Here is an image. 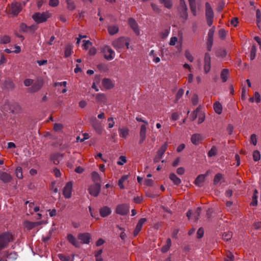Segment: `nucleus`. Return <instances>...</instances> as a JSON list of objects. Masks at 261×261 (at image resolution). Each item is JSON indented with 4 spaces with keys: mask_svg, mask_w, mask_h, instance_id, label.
<instances>
[{
    "mask_svg": "<svg viewBox=\"0 0 261 261\" xmlns=\"http://www.w3.org/2000/svg\"><path fill=\"white\" fill-rule=\"evenodd\" d=\"M13 240L11 233L5 232L0 234V249L2 250L7 247L9 243Z\"/></svg>",
    "mask_w": 261,
    "mask_h": 261,
    "instance_id": "obj_1",
    "label": "nucleus"
},
{
    "mask_svg": "<svg viewBox=\"0 0 261 261\" xmlns=\"http://www.w3.org/2000/svg\"><path fill=\"white\" fill-rule=\"evenodd\" d=\"M50 16L51 14L48 12H36L33 15L32 18L37 23H41L46 21Z\"/></svg>",
    "mask_w": 261,
    "mask_h": 261,
    "instance_id": "obj_2",
    "label": "nucleus"
},
{
    "mask_svg": "<svg viewBox=\"0 0 261 261\" xmlns=\"http://www.w3.org/2000/svg\"><path fill=\"white\" fill-rule=\"evenodd\" d=\"M113 47L117 50L122 49L124 46L128 48L129 42L123 37H120L112 42Z\"/></svg>",
    "mask_w": 261,
    "mask_h": 261,
    "instance_id": "obj_3",
    "label": "nucleus"
},
{
    "mask_svg": "<svg viewBox=\"0 0 261 261\" xmlns=\"http://www.w3.org/2000/svg\"><path fill=\"white\" fill-rule=\"evenodd\" d=\"M21 4L17 2H13L10 5V13L14 16H16L22 10Z\"/></svg>",
    "mask_w": 261,
    "mask_h": 261,
    "instance_id": "obj_4",
    "label": "nucleus"
},
{
    "mask_svg": "<svg viewBox=\"0 0 261 261\" xmlns=\"http://www.w3.org/2000/svg\"><path fill=\"white\" fill-rule=\"evenodd\" d=\"M100 190H101L100 184V183H95L94 184L91 185L89 187L88 191L91 195H92L94 197H97L99 195Z\"/></svg>",
    "mask_w": 261,
    "mask_h": 261,
    "instance_id": "obj_5",
    "label": "nucleus"
},
{
    "mask_svg": "<svg viewBox=\"0 0 261 261\" xmlns=\"http://www.w3.org/2000/svg\"><path fill=\"white\" fill-rule=\"evenodd\" d=\"M102 52L104 54L105 58L107 60H112L115 57L114 51L109 46H105L102 48Z\"/></svg>",
    "mask_w": 261,
    "mask_h": 261,
    "instance_id": "obj_6",
    "label": "nucleus"
},
{
    "mask_svg": "<svg viewBox=\"0 0 261 261\" xmlns=\"http://www.w3.org/2000/svg\"><path fill=\"white\" fill-rule=\"evenodd\" d=\"M129 205L126 204H121L117 206L116 213L120 215H125L129 212Z\"/></svg>",
    "mask_w": 261,
    "mask_h": 261,
    "instance_id": "obj_7",
    "label": "nucleus"
},
{
    "mask_svg": "<svg viewBox=\"0 0 261 261\" xmlns=\"http://www.w3.org/2000/svg\"><path fill=\"white\" fill-rule=\"evenodd\" d=\"M72 183L68 182L63 189V194L66 198H69L71 196Z\"/></svg>",
    "mask_w": 261,
    "mask_h": 261,
    "instance_id": "obj_8",
    "label": "nucleus"
},
{
    "mask_svg": "<svg viewBox=\"0 0 261 261\" xmlns=\"http://www.w3.org/2000/svg\"><path fill=\"white\" fill-rule=\"evenodd\" d=\"M167 148V144H164L162 145L157 152V154L154 159V162L157 163L162 158L165 152L166 151Z\"/></svg>",
    "mask_w": 261,
    "mask_h": 261,
    "instance_id": "obj_9",
    "label": "nucleus"
},
{
    "mask_svg": "<svg viewBox=\"0 0 261 261\" xmlns=\"http://www.w3.org/2000/svg\"><path fill=\"white\" fill-rule=\"evenodd\" d=\"M204 62V72L207 73L210 71L211 68V56L208 53L205 54Z\"/></svg>",
    "mask_w": 261,
    "mask_h": 261,
    "instance_id": "obj_10",
    "label": "nucleus"
},
{
    "mask_svg": "<svg viewBox=\"0 0 261 261\" xmlns=\"http://www.w3.org/2000/svg\"><path fill=\"white\" fill-rule=\"evenodd\" d=\"M78 239L81 240L82 243L88 244L90 242L91 237L89 233H80L78 235Z\"/></svg>",
    "mask_w": 261,
    "mask_h": 261,
    "instance_id": "obj_11",
    "label": "nucleus"
},
{
    "mask_svg": "<svg viewBox=\"0 0 261 261\" xmlns=\"http://www.w3.org/2000/svg\"><path fill=\"white\" fill-rule=\"evenodd\" d=\"M12 176L9 173L0 171V180L5 184L10 182L12 180Z\"/></svg>",
    "mask_w": 261,
    "mask_h": 261,
    "instance_id": "obj_12",
    "label": "nucleus"
},
{
    "mask_svg": "<svg viewBox=\"0 0 261 261\" xmlns=\"http://www.w3.org/2000/svg\"><path fill=\"white\" fill-rule=\"evenodd\" d=\"M128 22L130 27L134 31V33L137 35H139L140 31L138 29V24L136 22V20L133 18H129L128 19Z\"/></svg>",
    "mask_w": 261,
    "mask_h": 261,
    "instance_id": "obj_13",
    "label": "nucleus"
},
{
    "mask_svg": "<svg viewBox=\"0 0 261 261\" xmlns=\"http://www.w3.org/2000/svg\"><path fill=\"white\" fill-rule=\"evenodd\" d=\"M42 86L43 82L41 81H37L29 88V91L31 93L36 92L39 91L42 88Z\"/></svg>",
    "mask_w": 261,
    "mask_h": 261,
    "instance_id": "obj_14",
    "label": "nucleus"
},
{
    "mask_svg": "<svg viewBox=\"0 0 261 261\" xmlns=\"http://www.w3.org/2000/svg\"><path fill=\"white\" fill-rule=\"evenodd\" d=\"M42 224L41 222H31L26 220L24 222V226L27 228L28 230H31L34 227L38 226Z\"/></svg>",
    "mask_w": 261,
    "mask_h": 261,
    "instance_id": "obj_15",
    "label": "nucleus"
},
{
    "mask_svg": "<svg viewBox=\"0 0 261 261\" xmlns=\"http://www.w3.org/2000/svg\"><path fill=\"white\" fill-rule=\"evenodd\" d=\"M68 242L76 248H80L81 244L77 239L72 234H69L67 237Z\"/></svg>",
    "mask_w": 261,
    "mask_h": 261,
    "instance_id": "obj_16",
    "label": "nucleus"
},
{
    "mask_svg": "<svg viewBox=\"0 0 261 261\" xmlns=\"http://www.w3.org/2000/svg\"><path fill=\"white\" fill-rule=\"evenodd\" d=\"M203 137L200 134H194L191 136V142L194 145H198L202 140Z\"/></svg>",
    "mask_w": 261,
    "mask_h": 261,
    "instance_id": "obj_17",
    "label": "nucleus"
},
{
    "mask_svg": "<svg viewBox=\"0 0 261 261\" xmlns=\"http://www.w3.org/2000/svg\"><path fill=\"white\" fill-rule=\"evenodd\" d=\"M205 16L206 18H214V14L212 8L210 3H205Z\"/></svg>",
    "mask_w": 261,
    "mask_h": 261,
    "instance_id": "obj_18",
    "label": "nucleus"
},
{
    "mask_svg": "<svg viewBox=\"0 0 261 261\" xmlns=\"http://www.w3.org/2000/svg\"><path fill=\"white\" fill-rule=\"evenodd\" d=\"M111 213V208L107 206H105L99 210L100 215L103 218L108 216Z\"/></svg>",
    "mask_w": 261,
    "mask_h": 261,
    "instance_id": "obj_19",
    "label": "nucleus"
},
{
    "mask_svg": "<svg viewBox=\"0 0 261 261\" xmlns=\"http://www.w3.org/2000/svg\"><path fill=\"white\" fill-rule=\"evenodd\" d=\"M146 218H141L138 222L134 231V236L136 237L142 229L143 224L146 221Z\"/></svg>",
    "mask_w": 261,
    "mask_h": 261,
    "instance_id": "obj_20",
    "label": "nucleus"
},
{
    "mask_svg": "<svg viewBox=\"0 0 261 261\" xmlns=\"http://www.w3.org/2000/svg\"><path fill=\"white\" fill-rule=\"evenodd\" d=\"M146 127L145 124H143L141 126L140 136V139L139 140V144H142L144 140L146 139Z\"/></svg>",
    "mask_w": 261,
    "mask_h": 261,
    "instance_id": "obj_21",
    "label": "nucleus"
},
{
    "mask_svg": "<svg viewBox=\"0 0 261 261\" xmlns=\"http://www.w3.org/2000/svg\"><path fill=\"white\" fill-rule=\"evenodd\" d=\"M102 84L103 86L108 89H110L113 87L111 80L109 79L105 78L102 80Z\"/></svg>",
    "mask_w": 261,
    "mask_h": 261,
    "instance_id": "obj_22",
    "label": "nucleus"
},
{
    "mask_svg": "<svg viewBox=\"0 0 261 261\" xmlns=\"http://www.w3.org/2000/svg\"><path fill=\"white\" fill-rule=\"evenodd\" d=\"M108 31L111 35H114L119 31V28L116 25H111L108 26Z\"/></svg>",
    "mask_w": 261,
    "mask_h": 261,
    "instance_id": "obj_23",
    "label": "nucleus"
},
{
    "mask_svg": "<svg viewBox=\"0 0 261 261\" xmlns=\"http://www.w3.org/2000/svg\"><path fill=\"white\" fill-rule=\"evenodd\" d=\"M180 17L185 20L188 18V8H178Z\"/></svg>",
    "mask_w": 261,
    "mask_h": 261,
    "instance_id": "obj_24",
    "label": "nucleus"
},
{
    "mask_svg": "<svg viewBox=\"0 0 261 261\" xmlns=\"http://www.w3.org/2000/svg\"><path fill=\"white\" fill-rule=\"evenodd\" d=\"M229 70L228 69H223L221 72L220 76L223 82L225 83L227 81L229 75Z\"/></svg>",
    "mask_w": 261,
    "mask_h": 261,
    "instance_id": "obj_25",
    "label": "nucleus"
},
{
    "mask_svg": "<svg viewBox=\"0 0 261 261\" xmlns=\"http://www.w3.org/2000/svg\"><path fill=\"white\" fill-rule=\"evenodd\" d=\"M171 246V240L170 238H168L166 240V244L161 248L163 253L167 252Z\"/></svg>",
    "mask_w": 261,
    "mask_h": 261,
    "instance_id": "obj_26",
    "label": "nucleus"
},
{
    "mask_svg": "<svg viewBox=\"0 0 261 261\" xmlns=\"http://www.w3.org/2000/svg\"><path fill=\"white\" fill-rule=\"evenodd\" d=\"M189 2V5L190 7L191 11L193 14L194 16L197 15L196 12V4L195 2V0H188Z\"/></svg>",
    "mask_w": 261,
    "mask_h": 261,
    "instance_id": "obj_27",
    "label": "nucleus"
},
{
    "mask_svg": "<svg viewBox=\"0 0 261 261\" xmlns=\"http://www.w3.org/2000/svg\"><path fill=\"white\" fill-rule=\"evenodd\" d=\"M205 178V175L204 174H200L198 175L195 180V185L199 187H201V185L204 182Z\"/></svg>",
    "mask_w": 261,
    "mask_h": 261,
    "instance_id": "obj_28",
    "label": "nucleus"
},
{
    "mask_svg": "<svg viewBox=\"0 0 261 261\" xmlns=\"http://www.w3.org/2000/svg\"><path fill=\"white\" fill-rule=\"evenodd\" d=\"M214 109L216 113L221 114L222 111V105L218 101L215 102L214 104Z\"/></svg>",
    "mask_w": 261,
    "mask_h": 261,
    "instance_id": "obj_29",
    "label": "nucleus"
},
{
    "mask_svg": "<svg viewBox=\"0 0 261 261\" xmlns=\"http://www.w3.org/2000/svg\"><path fill=\"white\" fill-rule=\"evenodd\" d=\"M171 180L176 185H179L181 183V180L174 173H171L169 176Z\"/></svg>",
    "mask_w": 261,
    "mask_h": 261,
    "instance_id": "obj_30",
    "label": "nucleus"
},
{
    "mask_svg": "<svg viewBox=\"0 0 261 261\" xmlns=\"http://www.w3.org/2000/svg\"><path fill=\"white\" fill-rule=\"evenodd\" d=\"M62 155L60 153H57L51 155V160L54 162L55 164L59 163V158H62Z\"/></svg>",
    "mask_w": 261,
    "mask_h": 261,
    "instance_id": "obj_31",
    "label": "nucleus"
},
{
    "mask_svg": "<svg viewBox=\"0 0 261 261\" xmlns=\"http://www.w3.org/2000/svg\"><path fill=\"white\" fill-rule=\"evenodd\" d=\"M72 53V48L70 45H66L65 48L64 56L65 58L69 57Z\"/></svg>",
    "mask_w": 261,
    "mask_h": 261,
    "instance_id": "obj_32",
    "label": "nucleus"
},
{
    "mask_svg": "<svg viewBox=\"0 0 261 261\" xmlns=\"http://www.w3.org/2000/svg\"><path fill=\"white\" fill-rule=\"evenodd\" d=\"M91 178L93 180L95 183H98V181H100L101 180V178L99 174L96 172L93 171L91 173Z\"/></svg>",
    "mask_w": 261,
    "mask_h": 261,
    "instance_id": "obj_33",
    "label": "nucleus"
},
{
    "mask_svg": "<svg viewBox=\"0 0 261 261\" xmlns=\"http://www.w3.org/2000/svg\"><path fill=\"white\" fill-rule=\"evenodd\" d=\"M11 41V38L8 35L2 36L0 37V43L6 44L9 43Z\"/></svg>",
    "mask_w": 261,
    "mask_h": 261,
    "instance_id": "obj_34",
    "label": "nucleus"
},
{
    "mask_svg": "<svg viewBox=\"0 0 261 261\" xmlns=\"http://www.w3.org/2000/svg\"><path fill=\"white\" fill-rule=\"evenodd\" d=\"M128 178V175H125L121 177V178L118 181V186H119L120 188L123 189L124 188V187L123 186V182L126 180Z\"/></svg>",
    "mask_w": 261,
    "mask_h": 261,
    "instance_id": "obj_35",
    "label": "nucleus"
},
{
    "mask_svg": "<svg viewBox=\"0 0 261 261\" xmlns=\"http://www.w3.org/2000/svg\"><path fill=\"white\" fill-rule=\"evenodd\" d=\"M257 190L255 189L254 191V193L252 196V200L250 203V205L252 206H256L257 204Z\"/></svg>",
    "mask_w": 261,
    "mask_h": 261,
    "instance_id": "obj_36",
    "label": "nucleus"
},
{
    "mask_svg": "<svg viewBox=\"0 0 261 261\" xmlns=\"http://www.w3.org/2000/svg\"><path fill=\"white\" fill-rule=\"evenodd\" d=\"M96 99L97 101L101 102H105L106 100V97L103 93H98L96 95Z\"/></svg>",
    "mask_w": 261,
    "mask_h": 261,
    "instance_id": "obj_37",
    "label": "nucleus"
},
{
    "mask_svg": "<svg viewBox=\"0 0 261 261\" xmlns=\"http://www.w3.org/2000/svg\"><path fill=\"white\" fill-rule=\"evenodd\" d=\"M67 8L70 10H73L75 9V5L72 0H66Z\"/></svg>",
    "mask_w": 261,
    "mask_h": 261,
    "instance_id": "obj_38",
    "label": "nucleus"
},
{
    "mask_svg": "<svg viewBox=\"0 0 261 261\" xmlns=\"http://www.w3.org/2000/svg\"><path fill=\"white\" fill-rule=\"evenodd\" d=\"M217 153V148L215 146H213L208 152L207 155L209 157H212L216 155Z\"/></svg>",
    "mask_w": 261,
    "mask_h": 261,
    "instance_id": "obj_39",
    "label": "nucleus"
},
{
    "mask_svg": "<svg viewBox=\"0 0 261 261\" xmlns=\"http://www.w3.org/2000/svg\"><path fill=\"white\" fill-rule=\"evenodd\" d=\"M120 137L125 138L128 134V130L126 128L119 129Z\"/></svg>",
    "mask_w": 261,
    "mask_h": 261,
    "instance_id": "obj_40",
    "label": "nucleus"
},
{
    "mask_svg": "<svg viewBox=\"0 0 261 261\" xmlns=\"http://www.w3.org/2000/svg\"><path fill=\"white\" fill-rule=\"evenodd\" d=\"M256 47L255 45H252L250 51V59L253 60L256 56Z\"/></svg>",
    "mask_w": 261,
    "mask_h": 261,
    "instance_id": "obj_41",
    "label": "nucleus"
},
{
    "mask_svg": "<svg viewBox=\"0 0 261 261\" xmlns=\"http://www.w3.org/2000/svg\"><path fill=\"white\" fill-rule=\"evenodd\" d=\"M160 1L167 8L170 9L172 6L171 0H160Z\"/></svg>",
    "mask_w": 261,
    "mask_h": 261,
    "instance_id": "obj_42",
    "label": "nucleus"
},
{
    "mask_svg": "<svg viewBox=\"0 0 261 261\" xmlns=\"http://www.w3.org/2000/svg\"><path fill=\"white\" fill-rule=\"evenodd\" d=\"M222 178V175L221 173H217L214 178V184L217 185Z\"/></svg>",
    "mask_w": 261,
    "mask_h": 261,
    "instance_id": "obj_43",
    "label": "nucleus"
},
{
    "mask_svg": "<svg viewBox=\"0 0 261 261\" xmlns=\"http://www.w3.org/2000/svg\"><path fill=\"white\" fill-rule=\"evenodd\" d=\"M200 108H197L196 110L194 111L190 115V119L191 121H194L197 117L198 112L199 111Z\"/></svg>",
    "mask_w": 261,
    "mask_h": 261,
    "instance_id": "obj_44",
    "label": "nucleus"
},
{
    "mask_svg": "<svg viewBox=\"0 0 261 261\" xmlns=\"http://www.w3.org/2000/svg\"><path fill=\"white\" fill-rule=\"evenodd\" d=\"M15 173L18 178L21 179L23 177L22 168L20 167H17Z\"/></svg>",
    "mask_w": 261,
    "mask_h": 261,
    "instance_id": "obj_45",
    "label": "nucleus"
},
{
    "mask_svg": "<svg viewBox=\"0 0 261 261\" xmlns=\"http://www.w3.org/2000/svg\"><path fill=\"white\" fill-rule=\"evenodd\" d=\"M102 253V250L100 249L95 253V256L96 257V261H102V258L101 256V255Z\"/></svg>",
    "mask_w": 261,
    "mask_h": 261,
    "instance_id": "obj_46",
    "label": "nucleus"
},
{
    "mask_svg": "<svg viewBox=\"0 0 261 261\" xmlns=\"http://www.w3.org/2000/svg\"><path fill=\"white\" fill-rule=\"evenodd\" d=\"M63 128V125L61 123H55L54 126V130L57 132L61 131Z\"/></svg>",
    "mask_w": 261,
    "mask_h": 261,
    "instance_id": "obj_47",
    "label": "nucleus"
},
{
    "mask_svg": "<svg viewBox=\"0 0 261 261\" xmlns=\"http://www.w3.org/2000/svg\"><path fill=\"white\" fill-rule=\"evenodd\" d=\"M253 158L254 161H258L260 159V154L258 151L255 150L253 153Z\"/></svg>",
    "mask_w": 261,
    "mask_h": 261,
    "instance_id": "obj_48",
    "label": "nucleus"
},
{
    "mask_svg": "<svg viewBox=\"0 0 261 261\" xmlns=\"http://www.w3.org/2000/svg\"><path fill=\"white\" fill-rule=\"evenodd\" d=\"M232 237V233L230 232H224L222 235V239L225 241L229 240Z\"/></svg>",
    "mask_w": 261,
    "mask_h": 261,
    "instance_id": "obj_49",
    "label": "nucleus"
},
{
    "mask_svg": "<svg viewBox=\"0 0 261 261\" xmlns=\"http://www.w3.org/2000/svg\"><path fill=\"white\" fill-rule=\"evenodd\" d=\"M186 58L191 62H192L194 60V58L191 54L190 51L188 50H186L185 54Z\"/></svg>",
    "mask_w": 261,
    "mask_h": 261,
    "instance_id": "obj_50",
    "label": "nucleus"
},
{
    "mask_svg": "<svg viewBox=\"0 0 261 261\" xmlns=\"http://www.w3.org/2000/svg\"><path fill=\"white\" fill-rule=\"evenodd\" d=\"M207 48L208 51H211L213 43V38H208L207 39Z\"/></svg>",
    "mask_w": 261,
    "mask_h": 261,
    "instance_id": "obj_51",
    "label": "nucleus"
},
{
    "mask_svg": "<svg viewBox=\"0 0 261 261\" xmlns=\"http://www.w3.org/2000/svg\"><path fill=\"white\" fill-rule=\"evenodd\" d=\"M117 227H118L120 230L122 231V232L120 233V237L122 240H124L126 238V235L124 232V229L120 227L119 225H117Z\"/></svg>",
    "mask_w": 261,
    "mask_h": 261,
    "instance_id": "obj_52",
    "label": "nucleus"
},
{
    "mask_svg": "<svg viewBox=\"0 0 261 261\" xmlns=\"http://www.w3.org/2000/svg\"><path fill=\"white\" fill-rule=\"evenodd\" d=\"M37 25H32L31 26H28V32L31 33V34H33L35 31L37 30Z\"/></svg>",
    "mask_w": 261,
    "mask_h": 261,
    "instance_id": "obj_53",
    "label": "nucleus"
},
{
    "mask_svg": "<svg viewBox=\"0 0 261 261\" xmlns=\"http://www.w3.org/2000/svg\"><path fill=\"white\" fill-rule=\"evenodd\" d=\"M126 162V158L125 156L121 155L119 158V161L117 162V164L122 165Z\"/></svg>",
    "mask_w": 261,
    "mask_h": 261,
    "instance_id": "obj_54",
    "label": "nucleus"
},
{
    "mask_svg": "<svg viewBox=\"0 0 261 261\" xmlns=\"http://www.w3.org/2000/svg\"><path fill=\"white\" fill-rule=\"evenodd\" d=\"M200 213H201V208L200 207H197L194 214V217H195V221H197L198 220V219H199V217L200 216Z\"/></svg>",
    "mask_w": 261,
    "mask_h": 261,
    "instance_id": "obj_55",
    "label": "nucleus"
},
{
    "mask_svg": "<svg viewBox=\"0 0 261 261\" xmlns=\"http://www.w3.org/2000/svg\"><path fill=\"white\" fill-rule=\"evenodd\" d=\"M5 255H6L8 258H11L12 259H16L17 256V255L14 252H11L9 254L6 253Z\"/></svg>",
    "mask_w": 261,
    "mask_h": 261,
    "instance_id": "obj_56",
    "label": "nucleus"
},
{
    "mask_svg": "<svg viewBox=\"0 0 261 261\" xmlns=\"http://www.w3.org/2000/svg\"><path fill=\"white\" fill-rule=\"evenodd\" d=\"M256 22L257 25L261 21V13L259 9H257L256 11Z\"/></svg>",
    "mask_w": 261,
    "mask_h": 261,
    "instance_id": "obj_57",
    "label": "nucleus"
},
{
    "mask_svg": "<svg viewBox=\"0 0 261 261\" xmlns=\"http://www.w3.org/2000/svg\"><path fill=\"white\" fill-rule=\"evenodd\" d=\"M83 47L86 50H87L89 47V45L92 44V43L89 40H83Z\"/></svg>",
    "mask_w": 261,
    "mask_h": 261,
    "instance_id": "obj_58",
    "label": "nucleus"
},
{
    "mask_svg": "<svg viewBox=\"0 0 261 261\" xmlns=\"http://www.w3.org/2000/svg\"><path fill=\"white\" fill-rule=\"evenodd\" d=\"M184 93V90L182 89H179L176 94V99L178 100L180 99Z\"/></svg>",
    "mask_w": 261,
    "mask_h": 261,
    "instance_id": "obj_59",
    "label": "nucleus"
},
{
    "mask_svg": "<svg viewBox=\"0 0 261 261\" xmlns=\"http://www.w3.org/2000/svg\"><path fill=\"white\" fill-rule=\"evenodd\" d=\"M204 230L203 228L200 227L198 229L197 232V238L198 239L201 238L203 236Z\"/></svg>",
    "mask_w": 261,
    "mask_h": 261,
    "instance_id": "obj_60",
    "label": "nucleus"
},
{
    "mask_svg": "<svg viewBox=\"0 0 261 261\" xmlns=\"http://www.w3.org/2000/svg\"><path fill=\"white\" fill-rule=\"evenodd\" d=\"M234 255L231 252L227 254V257L225 259V261H233Z\"/></svg>",
    "mask_w": 261,
    "mask_h": 261,
    "instance_id": "obj_61",
    "label": "nucleus"
},
{
    "mask_svg": "<svg viewBox=\"0 0 261 261\" xmlns=\"http://www.w3.org/2000/svg\"><path fill=\"white\" fill-rule=\"evenodd\" d=\"M59 0H49V5L51 7H56L59 5Z\"/></svg>",
    "mask_w": 261,
    "mask_h": 261,
    "instance_id": "obj_62",
    "label": "nucleus"
},
{
    "mask_svg": "<svg viewBox=\"0 0 261 261\" xmlns=\"http://www.w3.org/2000/svg\"><path fill=\"white\" fill-rule=\"evenodd\" d=\"M28 26H27L24 23H22L20 25V31H21L23 32H28Z\"/></svg>",
    "mask_w": 261,
    "mask_h": 261,
    "instance_id": "obj_63",
    "label": "nucleus"
},
{
    "mask_svg": "<svg viewBox=\"0 0 261 261\" xmlns=\"http://www.w3.org/2000/svg\"><path fill=\"white\" fill-rule=\"evenodd\" d=\"M251 142L254 145H256L257 143L256 136L255 134H252L250 137Z\"/></svg>",
    "mask_w": 261,
    "mask_h": 261,
    "instance_id": "obj_64",
    "label": "nucleus"
}]
</instances>
